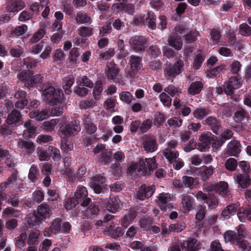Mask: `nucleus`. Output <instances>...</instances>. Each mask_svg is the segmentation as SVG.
Returning <instances> with one entry per match:
<instances>
[{
    "label": "nucleus",
    "instance_id": "obj_1",
    "mask_svg": "<svg viewBox=\"0 0 251 251\" xmlns=\"http://www.w3.org/2000/svg\"><path fill=\"white\" fill-rule=\"evenodd\" d=\"M43 91L44 100L53 106L51 113L56 116L61 115L63 113L64 107L62 102L64 94L62 90L58 87H53L50 83H45Z\"/></svg>",
    "mask_w": 251,
    "mask_h": 251
},
{
    "label": "nucleus",
    "instance_id": "obj_2",
    "mask_svg": "<svg viewBox=\"0 0 251 251\" xmlns=\"http://www.w3.org/2000/svg\"><path fill=\"white\" fill-rule=\"evenodd\" d=\"M52 213V211L49 204L43 203L39 205L37 209V215L29 217L28 224L29 227H33L39 225L44 219L49 218Z\"/></svg>",
    "mask_w": 251,
    "mask_h": 251
},
{
    "label": "nucleus",
    "instance_id": "obj_3",
    "mask_svg": "<svg viewBox=\"0 0 251 251\" xmlns=\"http://www.w3.org/2000/svg\"><path fill=\"white\" fill-rule=\"evenodd\" d=\"M127 59L130 70L127 72V76L130 79H134L143 67L142 58L135 55H131L127 57Z\"/></svg>",
    "mask_w": 251,
    "mask_h": 251
},
{
    "label": "nucleus",
    "instance_id": "obj_4",
    "mask_svg": "<svg viewBox=\"0 0 251 251\" xmlns=\"http://www.w3.org/2000/svg\"><path fill=\"white\" fill-rule=\"evenodd\" d=\"M242 85V78L239 75L231 76L224 84L225 93L227 96H231L234 94V90L240 88Z\"/></svg>",
    "mask_w": 251,
    "mask_h": 251
},
{
    "label": "nucleus",
    "instance_id": "obj_5",
    "mask_svg": "<svg viewBox=\"0 0 251 251\" xmlns=\"http://www.w3.org/2000/svg\"><path fill=\"white\" fill-rule=\"evenodd\" d=\"M183 66L184 63L181 60H178L174 64H169L164 70L165 76L169 79L175 77L182 72Z\"/></svg>",
    "mask_w": 251,
    "mask_h": 251
},
{
    "label": "nucleus",
    "instance_id": "obj_6",
    "mask_svg": "<svg viewBox=\"0 0 251 251\" xmlns=\"http://www.w3.org/2000/svg\"><path fill=\"white\" fill-rule=\"evenodd\" d=\"M130 48L136 52H143L145 51L147 44L146 38L142 35H136L132 37L129 41Z\"/></svg>",
    "mask_w": 251,
    "mask_h": 251
},
{
    "label": "nucleus",
    "instance_id": "obj_7",
    "mask_svg": "<svg viewBox=\"0 0 251 251\" xmlns=\"http://www.w3.org/2000/svg\"><path fill=\"white\" fill-rule=\"evenodd\" d=\"M80 130L79 121L76 120L70 121L65 126H62L60 128V132L65 137L76 134Z\"/></svg>",
    "mask_w": 251,
    "mask_h": 251
},
{
    "label": "nucleus",
    "instance_id": "obj_8",
    "mask_svg": "<svg viewBox=\"0 0 251 251\" xmlns=\"http://www.w3.org/2000/svg\"><path fill=\"white\" fill-rule=\"evenodd\" d=\"M103 205L109 211L115 213L122 208V203L118 197L111 196L109 199L104 200Z\"/></svg>",
    "mask_w": 251,
    "mask_h": 251
},
{
    "label": "nucleus",
    "instance_id": "obj_9",
    "mask_svg": "<svg viewBox=\"0 0 251 251\" xmlns=\"http://www.w3.org/2000/svg\"><path fill=\"white\" fill-rule=\"evenodd\" d=\"M142 145L147 152H153L158 148L156 138L153 135H145L142 138Z\"/></svg>",
    "mask_w": 251,
    "mask_h": 251
},
{
    "label": "nucleus",
    "instance_id": "obj_10",
    "mask_svg": "<svg viewBox=\"0 0 251 251\" xmlns=\"http://www.w3.org/2000/svg\"><path fill=\"white\" fill-rule=\"evenodd\" d=\"M87 191L85 187H78L75 194V198L81 206L84 207L88 206L91 201V199L87 197Z\"/></svg>",
    "mask_w": 251,
    "mask_h": 251
},
{
    "label": "nucleus",
    "instance_id": "obj_11",
    "mask_svg": "<svg viewBox=\"0 0 251 251\" xmlns=\"http://www.w3.org/2000/svg\"><path fill=\"white\" fill-rule=\"evenodd\" d=\"M147 173V168L144 161L131 164L127 168V173L132 176L145 175Z\"/></svg>",
    "mask_w": 251,
    "mask_h": 251
},
{
    "label": "nucleus",
    "instance_id": "obj_12",
    "mask_svg": "<svg viewBox=\"0 0 251 251\" xmlns=\"http://www.w3.org/2000/svg\"><path fill=\"white\" fill-rule=\"evenodd\" d=\"M181 249L184 251H199L201 244L194 238H188L186 240L180 242Z\"/></svg>",
    "mask_w": 251,
    "mask_h": 251
},
{
    "label": "nucleus",
    "instance_id": "obj_13",
    "mask_svg": "<svg viewBox=\"0 0 251 251\" xmlns=\"http://www.w3.org/2000/svg\"><path fill=\"white\" fill-rule=\"evenodd\" d=\"M202 123L203 125L207 126L213 132L217 135L219 134L220 131L222 128L221 121L214 116H210L206 118L203 121Z\"/></svg>",
    "mask_w": 251,
    "mask_h": 251
},
{
    "label": "nucleus",
    "instance_id": "obj_14",
    "mask_svg": "<svg viewBox=\"0 0 251 251\" xmlns=\"http://www.w3.org/2000/svg\"><path fill=\"white\" fill-rule=\"evenodd\" d=\"M105 180V178L102 176L96 175L90 178V186L95 193L100 194L102 191V185Z\"/></svg>",
    "mask_w": 251,
    "mask_h": 251
},
{
    "label": "nucleus",
    "instance_id": "obj_15",
    "mask_svg": "<svg viewBox=\"0 0 251 251\" xmlns=\"http://www.w3.org/2000/svg\"><path fill=\"white\" fill-rule=\"evenodd\" d=\"M23 116L21 112L18 110L14 109L8 114L5 122L17 127L23 124Z\"/></svg>",
    "mask_w": 251,
    "mask_h": 251
},
{
    "label": "nucleus",
    "instance_id": "obj_16",
    "mask_svg": "<svg viewBox=\"0 0 251 251\" xmlns=\"http://www.w3.org/2000/svg\"><path fill=\"white\" fill-rule=\"evenodd\" d=\"M241 147L239 141L233 139L227 145L226 153L229 156L238 157L241 151Z\"/></svg>",
    "mask_w": 251,
    "mask_h": 251
},
{
    "label": "nucleus",
    "instance_id": "obj_17",
    "mask_svg": "<svg viewBox=\"0 0 251 251\" xmlns=\"http://www.w3.org/2000/svg\"><path fill=\"white\" fill-rule=\"evenodd\" d=\"M155 189L152 186H146L145 185H142L136 192V198L141 201H144L146 199L151 197Z\"/></svg>",
    "mask_w": 251,
    "mask_h": 251
},
{
    "label": "nucleus",
    "instance_id": "obj_18",
    "mask_svg": "<svg viewBox=\"0 0 251 251\" xmlns=\"http://www.w3.org/2000/svg\"><path fill=\"white\" fill-rule=\"evenodd\" d=\"M62 220L56 218L54 219L50 226L49 228H46L44 231L45 236H50L52 234H56L61 230Z\"/></svg>",
    "mask_w": 251,
    "mask_h": 251
},
{
    "label": "nucleus",
    "instance_id": "obj_19",
    "mask_svg": "<svg viewBox=\"0 0 251 251\" xmlns=\"http://www.w3.org/2000/svg\"><path fill=\"white\" fill-rule=\"evenodd\" d=\"M120 72L119 68L114 62L107 63L105 74L107 78L109 81L114 80L116 78Z\"/></svg>",
    "mask_w": 251,
    "mask_h": 251
},
{
    "label": "nucleus",
    "instance_id": "obj_20",
    "mask_svg": "<svg viewBox=\"0 0 251 251\" xmlns=\"http://www.w3.org/2000/svg\"><path fill=\"white\" fill-rule=\"evenodd\" d=\"M181 204L185 212H189L194 208L195 200L193 197L188 194L181 195Z\"/></svg>",
    "mask_w": 251,
    "mask_h": 251
},
{
    "label": "nucleus",
    "instance_id": "obj_21",
    "mask_svg": "<svg viewBox=\"0 0 251 251\" xmlns=\"http://www.w3.org/2000/svg\"><path fill=\"white\" fill-rule=\"evenodd\" d=\"M137 215V212L134 208H130L123 216L121 224L124 227L126 228L130 225Z\"/></svg>",
    "mask_w": 251,
    "mask_h": 251
},
{
    "label": "nucleus",
    "instance_id": "obj_22",
    "mask_svg": "<svg viewBox=\"0 0 251 251\" xmlns=\"http://www.w3.org/2000/svg\"><path fill=\"white\" fill-rule=\"evenodd\" d=\"M235 180L238 185V188L245 189L251 185V178L248 174H239L234 177Z\"/></svg>",
    "mask_w": 251,
    "mask_h": 251
},
{
    "label": "nucleus",
    "instance_id": "obj_23",
    "mask_svg": "<svg viewBox=\"0 0 251 251\" xmlns=\"http://www.w3.org/2000/svg\"><path fill=\"white\" fill-rule=\"evenodd\" d=\"M240 206L239 202L231 203L226 206L222 211L221 215L224 219H229L232 215H235L237 210H239Z\"/></svg>",
    "mask_w": 251,
    "mask_h": 251
},
{
    "label": "nucleus",
    "instance_id": "obj_24",
    "mask_svg": "<svg viewBox=\"0 0 251 251\" xmlns=\"http://www.w3.org/2000/svg\"><path fill=\"white\" fill-rule=\"evenodd\" d=\"M49 110L47 109H34L29 113V116L31 119H35L38 121H42L49 117Z\"/></svg>",
    "mask_w": 251,
    "mask_h": 251
},
{
    "label": "nucleus",
    "instance_id": "obj_25",
    "mask_svg": "<svg viewBox=\"0 0 251 251\" xmlns=\"http://www.w3.org/2000/svg\"><path fill=\"white\" fill-rule=\"evenodd\" d=\"M25 6V3L22 0H16L10 2L6 7L7 11L16 13L22 10Z\"/></svg>",
    "mask_w": 251,
    "mask_h": 251
},
{
    "label": "nucleus",
    "instance_id": "obj_26",
    "mask_svg": "<svg viewBox=\"0 0 251 251\" xmlns=\"http://www.w3.org/2000/svg\"><path fill=\"white\" fill-rule=\"evenodd\" d=\"M17 178L18 171L16 170H14L6 180L0 184V190L3 191L7 187H11L15 185L17 182Z\"/></svg>",
    "mask_w": 251,
    "mask_h": 251
},
{
    "label": "nucleus",
    "instance_id": "obj_27",
    "mask_svg": "<svg viewBox=\"0 0 251 251\" xmlns=\"http://www.w3.org/2000/svg\"><path fill=\"white\" fill-rule=\"evenodd\" d=\"M168 44L177 50H180L182 47L181 38L174 34H171L168 39Z\"/></svg>",
    "mask_w": 251,
    "mask_h": 251
},
{
    "label": "nucleus",
    "instance_id": "obj_28",
    "mask_svg": "<svg viewBox=\"0 0 251 251\" xmlns=\"http://www.w3.org/2000/svg\"><path fill=\"white\" fill-rule=\"evenodd\" d=\"M75 19L78 24L90 25L92 22L91 17L83 11L77 12Z\"/></svg>",
    "mask_w": 251,
    "mask_h": 251
},
{
    "label": "nucleus",
    "instance_id": "obj_29",
    "mask_svg": "<svg viewBox=\"0 0 251 251\" xmlns=\"http://www.w3.org/2000/svg\"><path fill=\"white\" fill-rule=\"evenodd\" d=\"M203 88V84L201 81H195L191 83L188 89V93L190 95L199 94Z\"/></svg>",
    "mask_w": 251,
    "mask_h": 251
},
{
    "label": "nucleus",
    "instance_id": "obj_30",
    "mask_svg": "<svg viewBox=\"0 0 251 251\" xmlns=\"http://www.w3.org/2000/svg\"><path fill=\"white\" fill-rule=\"evenodd\" d=\"M83 125L85 131L89 134H93L97 131V127L93 123L92 119L88 116H85L83 119Z\"/></svg>",
    "mask_w": 251,
    "mask_h": 251
},
{
    "label": "nucleus",
    "instance_id": "obj_31",
    "mask_svg": "<svg viewBox=\"0 0 251 251\" xmlns=\"http://www.w3.org/2000/svg\"><path fill=\"white\" fill-rule=\"evenodd\" d=\"M237 216L241 222H244L246 219L251 221V208H239L237 212Z\"/></svg>",
    "mask_w": 251,
    "mask_h": 251
},
{
    "label": "nucleus",
    "instance_id": "obj_32",
    "mask_svg": "<svg viewBox=\"0 0 251 251\" xmlns=\"http://www.w3.org/2000/svg\"><path fill=\"white\" fill-rule=\"evenodd\" d=\"M80 55L79 50L77 48H72L69 52V62L74 65H77L79 63L80 60L79 57Z\"/></svg>",
    "mask_w": 251,
    "mask_h": 251
},
{
    "label": "nucleus",
    "instance_id": "obj_33",
    "mask_svg": "<svg viewBox=\"0 0 251 251\" xmlns=\"http://www.w3.org/2000/svg\"><path fill=\"white\" fill-rule=\"evenodd\" d=\"M163 154L170 163H173L176 161L179 155L178 152L170 148H166L163 151Z\"/></svg>",
    "mask_w": 251,
    "mask_h": 251
},
{
    "label": "nucleus",
    "instance_id": "obj_34",
    "mask_svg": "<svg viewBox=\"0 0 251 251\" xmlns=\"http://www.w3.org/2000/svg\"><path fill=\"white\" fill-rule=\"evenodd\" d=\"M29 81L25 82L24 84V86L30 89L31 88L35 87L36 85L40 84L43 82V77L40 74H37L33 75L32 73Z\"/></svg>",
    "mask_w": 251,
    "mask_h": 251
},
{
    "label": "nucleus",
    "instance_id": "obj_35",
    "mask_svg": "<svg viewBox=\"0 0 251 251\" xmlns=\"http://www.w3.org/2000/svg\"><path fill=\"white\" fill-rule=\"evenodd\" d=\"M32 121L28 120L26 121L24 126L26 130H24V134L28 137H32L35 134L36 131V127L32 124Z\"/></svg>",
    "mask_w": 251,
    "mask_h": 251
},
{
    "label": "nucleus",
    "instance_id": "obj_36",
    "mask_svg": "<svg viewBox=\"0 0 251 251\" xmlns=\"http://www.w3.org/2000/svg\"><path fill=\"white\" fill-rule=\"evenodd\" d=\"M19 148L25 151L28 153L32 152L34 151V146L33 143L30 140H21L18 144Z\"/></svg>",
    "mask_w": 251,
    "mask_h": 251
},
{
    "label": "nucleus",
    "instance_id": "obj_37",
    "mask_svg": "<svg viewBox=\"0 0 251 251\" xmlns=\"http://www.w3.org/2000/svg\"><path fill=\"white\" fill-rule=\"evenodd\" d=\"M240 237H239L235 231L228 230L226 231L224 235V239L226 242H232L233 243L238 244L240 242Z\"/></svg>",
    "mask_w": 251,
    "mask_h": 251
},
{
    "label": "nucleus",
    "instance_id": "obj_38",
    "mask_svg": "<svg viewBox=\"0 0 251 251\" xmlns=\"http://www.w3.org/2000/svg\"><path fill=\"white\" fill-rule=\"evenodd\" d=\"M216 137L213 135L210 132L205 131L202 132L199 137V140L201 142V144L206 143L210 147L212 142L214 141V138Z\"/></svg>",
    "mask_w": 251,
    "mask_h": 251
},
{
    "label": "nucleus",
    "instance_id": "obj_39",
    "mask_svg": "<svg viewBox=\"0 0 251 251\" xmlns=\"http://www.w3.org/2000/svg\"><path fill=\"white\" fill-rule=\"evenodd\" d=\"M16 128V126L5 122L0 127V133L3 135H10L15 132Z\"/></svg>",
    "mask_w": 251,
    "mask_h": 251
},
{
    "label": "nucleus",
    "instance_id": "obj_40",
    "mask_svg": "<svg viewBox=\"0 0 251 251\" xmlns=\"http://www.w3.org/2000/svg\"><path fill=\"white\" fill-rule=\"evenodd\" d=\"M46 30L44 28L39 29L31 37L29 44H34L38 43L45 35Z\"/></svg>",
    "mask_w": 251,
    "mask_h": 251
},
{
    "label": "nucleus",
    "instance_id": "obj_41",
    "mask_svg": "<svg viewBox=\"0 0 251 251\" xmlns=\"http://www.w3.org/2000/svg\"><path fill=\"white\" fill-rule=\"evenodd\" d=\"M209 114V110L206 108H197L193 112L194 117L198 120H201Z\"/></svg>",
    "mask_w": 251,
    "mask_h": 251
},
{
    "label": "nucleus",
    "instance_id": "obj_42",
    "mask_svg": "<svg viewBox=\"0 0 251 251\" xmlns=\"http://www.w3.org/2000/svg\"><path fill=\"white\" fill-rule=\"evenodd\" d=\"M183 186L186 188L192 189L194 186L198 184V181L197 178H194L191 176H184L182 177Z\"/></svg>",
    "mask_w": 251,
    "mask_h": 251
},
{
    "label": "nucleus",
    "instance_id": "obj_43",
    "mask_svg": "<svg viewBox=\"0 0 251 251\" xmlns=\"http://www.w3.org/2000/svg\"><path fill=\"white\" fill-rule=\"evenodd\" d=\"M112 153L111 151L105 150L99 155V161L104 165L109 163L112 160Z\"/></svg>",
    "mask_w": 251,
    "mask_h": 251
},
{
    "label": "nucleus",
    "instance_id": "obj_44",
    "mask_svg": "<svg viewBox=\"0 0 251 251\" xmlns=\"http://www.w3.org/2000/svg\"><path fill=\"white\" fill-rule=\"evenodd\" d=\"M57 123L55 120L52 119L50 121H45L41 126L40 128L47 132H51L54 130Z\"/></svg>",
    "mask_w": 251,
    "mask_h": 251
},
{
    "label": "nucleus",
    "instance_id": "obj_45",
    "mask_svg": "<svg viewBox=\"0 0 251 251\" xmlns=\"http://www.w3.org/2000/svg\"><path fill=\"white\" fill-rule=\"evenodd\" d=\"M147 53L151 56V58H155L157 57L161 53V50L159 47L156 45H152L150 46L146 50Z\"/></svg>",
    "mask_w": 251,
    "mask_h": 251
},
{
    "label": "nucleus",
    "instance_id": "obj_46",
    "mask_svg": "<svg viewBox=\"0 0 251 251\" xmlns=\"http://www.w3.org/2000/svg\"><path fill=\"white\" fill-rule=\"evenodd\" d=\"M228 184L225 181H220L216 184L215 192L220 195H226L228 192Z\"/></svg>",
    "mask_w": 251,
    "mask_h": 251
},
{
    "label": "nucleus",
    "instance_id": "obj_47",
    "mask_svg": "<svg viewBox=\"0 0 251 251\" xmlns=\"http://www.w3.org/2000/svg\"><path fill=\"white\" fill-rule=\"evenodd\" d=\"M146 21L149 28L152 30L156 28V16L154 13L149 12L146 18Z\"/></svg>",
    "mask_w": 251,
    "mask_h": 251
},
{
    "label": "nucleus",
    "instance_id": "obj_48",
    "mask_svg": "<svg viewBox=\"0 0 251 251\" xmlns=\"http://www.w3.org/2000/svg\"><path fill=\"white\" fill-rule=\"evenodd\" d=\"M100 210L98 205L91 203L86 211V215L88 218L92 219L98 214Z\"/></svg>",
    "mask_w": 251,
    "mask_h": 251
},
{
    "label": "nucleus",
    "instance_id": "obj_49",
    "mask_svg": "<svg viewBox=\"0 0 251 251\" xmlns=\"http://www.w3.org/2000/svg\"><path fill=\"white\" fill-rule=\"evenodd\" d=\"M6 202L13 207H18L20 203L21 202V201H20L19 195L18 193L11 194L9 195Z\"/></svg>",
    "mask_w": 251,
    "mask_h": 251
},
{
    "label": "nucleus",
    "instance_id": "obj_50",
    "mask_svg": "<svg viewBox=\"0 0 251 251\" xmlns=\"http://www.w3.org/2000/svg\"><path fill=\"white\" fill-rule=\"evenodd\" d=\"M205 59L204 55L201 53H197L194 58L193 67L195 70H199L201 66Z\"/></svg>",
    "mask_w": 251,
    "mask_h": 251
},
{
    "label": "nucleus",
    "instance_id": "obj_51",
    "mask_svg": "<svg viewBox=\"0 0 251 251\" xmlns=\"http://www.w3.org/2000/svg\"><path fill=\"white\" fill-rule=\"evenodd\" d=\"M213 168L212 166L204 167L201 171V179L203 181L207 180L213 174Z\"/></svg>",
    "mask_w": 251,
    "mask_h": 251
},
{
    "label": "nucleus",
    "instance_id": "obj_52",
    "mask_svg": "<svg viewBox=\"0 0 251 251\" xmlns=\"http://www.w3.org/2000/svg\"><path fill=\"white\" fill-rule=\"evenodd\" d=\"M103 90L102 83L100 81H97L93 89V94L95 100H99Z\"/></svg>",
    "mask_w": 251,
    "mask_h": 251
},
{
    "label": "nucleus",
    "instance_id": "obj_53",
    "mask_svg": "<svg viewBox=\"0 0 251 251\" xmlns=\"http://www.w3.org/2000/svg\"><path fill=\"white\" fill-rule=\"evenodd\" d=\"M76 83L78 85L86 86L90 88H92L93 86V83L92 81L85 75L80 77L77 79L76 80Z\"/></svg>",
    "mask_w": 251,
    "mask_h": 251
},
{
    "label": "nucleus",
    "instance_id": "obj_54",
    "mask_svg": "<svg viewBox=\"0 0 251 251\" xmlns=\"http://www.w3.org/2000/svg\"><path fill=\"white\" fill-rule=\"evenodd\" d=\"M186 227L185 224L183 222H177L169 226L170 231L179 232L183 230Z\"/></svg>",
    "mask_w": 251,
    "mask_h": 251
},
{
    "label": "nucleus",
    "instance_id": "obj_55",
    "mask_svg": "<svg viewBox=\"0 0 251 251\" xmlns=\"http://www.w3.org/2000/svg\"><path fill=\"white\" fill-rule=\"evenodd\" d=\"M40 235L39 231L37 230L34 231H31L28 236L27 244L29 245H33L38 243V239Z\"/></svg>",
    "mask_w": 251,
    "mask_h": 251
},
{
    "label": "nucleus",
    "instance_id": "obj_56",
    "mask_svg": "<svg viewBox=\"0 0 251 251\" xmlns=\"http://www.w3.org/2000/svg\"><path fill=\"white\" fill-rule=\"evenodd\" d=\"M62 9L65 14L72 17L74 13V8L70 1L67 0L62 3Z\"/></svg>",
    "mask_w": 251,
    "mask_h": 251
},
{
    "label": "nucleus",
    "instance_id": "obj_57",
    "mask_svg": "<svg viewBox=\"0 0 251 251\" xmlns=\"http://www.w3.org/2000/svg\"><path fill=\"white\" fill-rule=\"evenodd\" d=\"M238 163L237 160L233 158L227 159L225 163V168L228 171H234L236 170Z\"/></svg>",
    "mask_w": 251,
    "mask_h": 251
},
{
    "label": "nucleus",
    "instance_id": "obj_58",
    "mask_svg": "<svg viewBox=\"0 0 251 251\" xmlns=\"http://www.w3.org/2000/svg\"><path fill=\"white\" fill-rule=\"evenodd\" d=\"M65 54L60 49L55 50L53 52L52 58L54 62L61 63L65 57Z\"/></svg>",
    "mask_w": 251,
    "mask_h": 251
},
{
    "label": "nucleus",
    "instance_id": "obj_59",
    "mask_svg": "<svg viewBox=\"0 0 251 251\" xmlns=\"http://www.w3.org/2000/svg\"><path fill=\"white\" fill-rule=\"evenodd\" d=\"M33 18V13H31L27 10H23L20 13L18 20L20 22H25L32 19Z\"/></svg>",
    "mask_w": 251,
    "mask_h": 251
},
{
    "label": "nucleus",
    "instance_id": "obj_60",
    "mask_svg": "<svg viewBox=\"0 0 251 251\" xmlns=\"http://www.w3.org/2000/svg\"><path fill=\"white\" fill-rule=\"evenodd\" d=\"M198 33L194 31H190L187 32L186 34H184L183 38L185 42L186 43H191L195 41L197 39Z\"/></svg>",
    "mask_w": 251,
    "mask_h": 251
},
{
    "label": "nucleus",
    "instance_id": "obj_61",
    "mask_svg": "<svg viewBox=\"0 0 251 251\" xmlns=\"http://www.w3.org/2000/svg\"><path fill=\"white\" fill-rule=\"evenodd\" d=\"M239 32L241 35L244 36H249L251 35V27L247 23H243L239 25Z\"/></svg>",
    "mask_w": 251,
    "mask_h": 251
},
{
    "label": "nucleus",
    "instance_id": "obj_62",
    "mask_svg": "<svg viewBox=\"0 0 251 251\" xmlns=\"http://www.w3.org/2000/svg\"><path fill=\"white\" fill-rule=\"evenodd\" d=\"M33 72L26 70L21 72L18 75V78L21 81L25 82L29 81Z\"/></svg>",
    "mask_w": 251,
    "mask_h": 251
},
{
    "label": "nucleus",
    "instance_id": "obj_63",
    "mask_svg": "<svg viewBox=\"0 0 251 251\" xmlns=\"http://www.w3.org/2000/svg\"><path fill=\"white\" fill-rule=\"evenodd\" d=\"M112 26L111 22H107L102 27L100 28V35L101 37L106 36L112 32Z\"/></svg>",
    "mask_w": 251,
    "mask_h": 251
},
{
    "label": "nucleus",
    "instance_id": "obj_64",
    "mask_svg": "<svg viewBox=\"0 0 251 251\" xmlns=\"http://www.w3.org/2000/svg\"><path fill=\"white\" fill-rule=\"evenodd\" d=\"M246 111L243 109L237 110L233 116V119L236 123H241L245 118Z\"/></svg>",
    "mask_w": 251,
    "mask_h": 251
}]
</instances>
